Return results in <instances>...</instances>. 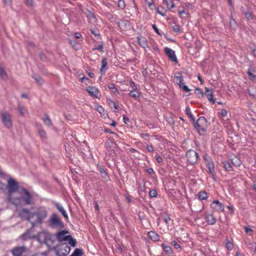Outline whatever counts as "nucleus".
Masks as SVG:
<instances>
[{
	"label": "nucleus",
	"mask_w": 256,
	"mask_h": 256,
	"mask_svg": "<svg viewBox=\"0 0 256 256\" xmlns=\"http://www.w3.org/2000/svg\"><path fill=\"white\" fill-rule=\"evenodd\" d=\"M205 96H206L208 100L212 104H214L216 102V98H214V92L212 88H209L207 87L205 88Z\"/></svg>",
	"instance_id": "nucleus-15"
},
{
	"label": "nucleus",
	"mask_w": 256,
	"mask_h": 256,
	"mask_svg": "<svg viewBox=\"0 0 256 256\" xmlns=\"http://www.w3.org/2000/svg\"><path fill=\"white\" fill-rule=\"evenodd\" d=\"M19 185L18 182L14 178H10L7 180L6 188L7 190L6 200L11 204H18V199L15 198L14 196V192L18 191Z\"/></svg>",
	"instance_id": "nucleus-1"
},
{
	"label": "nucleus",
	"mask_w": 256,
	"mask_h": 256,
	"mask_svg": "<svg viewBox=\"0 0 256 256\" xmlns=\"http://www.w3.org/2000/svg\"><path fill=\"white\" fill-rule=\"evenodd\" d=\"M174 78L178 86L182 88L184 91L186 92H189L190 90L188 88L187 86L183 85L182 84V77L179 74L178 76L175 75Z\"/></svg>",
	"instance_id": "nucleus-14"
},
{
	"label": "nucleus",
	"mask_w": 256,
	"mask_h": 256,
	"mask_svg": "<svg viewBox=\"0 0 256 256\" xmlns=\"http://www.w3.org/2000/svg\"><path fill=\"white\" fill-rule=\"evenodd\" d=\"M198 196L201 200H206L208 198V194L204 190L199 192Z\"/></svg>",
	"instance_id": "nucleus-24"
},
{
	"label": "nucleus",
	"mask_w": 256,
	"mask_h": 256,
	"mask_svg": "<svg viewBox=\"0 0 256 256\" xmlns=\"http://www.w3.org/2000/svg\"><path fill=\"white\" fill-rule=\"evenodd\" d=\"M109 104L111 108L113 106L114 108L116 110L114 111V112H118L120 108V106L118 104H116L115 102L112 100H110V102L109 103Z\"/></svg>",
	"instance_id": "nucleus-38"
},
{
	"label": "nucleus",
	"mask_w": 256,
	"mask_h": 256,
	"mask_svg": "<svg viewBox=\"0 0 256 256\" xmlns=\"http://www.w3.org/2000/svg\"><path fill=\"white\" fill-rule=\"evenodd\" d=\"M32 230H28L26 232L21 235L20 237L22 240H26L29 238H36V236L32 234Z\"/></svg>",
	"instance_id": "nucleus-21"
},
{
	"label": "nucleus",
	"mask_w": 256,
	"mask_h": 256,
	"mask_svg": "<svg viewBox=\"0 0 256 256\" xmlns=\"http://www.w3.org/2000/svg\"><path fill=\"white\" fill-rule=\"evenodd\" d=\"M164 52L172 62L176 63L178 62V60L174 50L168 48H164Z\"/></svg>",
	"instance_id": "nucleus-16"
},
{
	"label": "nucleus",
	"mask_w": 256,
	"mask_h": 256,
	"mask_svg": "<svg viewBox=\"0 0 256 256\" xmlns=\"http://www.w3.org/2000/svg\"><path fill=\"white\" fill-rule=\"evenodd\" d=\"M81 80H82V82H84L86 84H89V82H90V80L85 76H83L81 78Z\"/></svg>",
	"instance_id": "nucleus-57"
},
{
	"label": "nucleus",
	"mask_w": 256,
	"mask_h": 256,
	"mask_svg": "<svg viewBox=\"0 0 256 256\" xmlns=\"http://www.w3.org/2000/svg\"><path fill=\"white\" fill-rule=\"evenodd\" d=\"M162 246L166 254L170 255L172 254V250L170 246L164 244H162Z\"/></svg>",
	"instance_id": "nucleus-31"
},
{
	"label": "nucleus",
	"mask_w": 256,
	"mask_h": 256,
	"mask_svg": "<svg viewBox=\"0 0 256 256\" xmlns=\"http://www.w3.org/2000/svg\"><path fill=\"white\" fill-rule=\"evenodd\" d=\"M108 88L111 90L112 92L114 94H116L118 92V90L117 88H116L114 84H111L108 86Z\"/></svg>",
	"instance_id": "nucleus-42"
},
{
	"label": "nucleus",
	"mask_w": 256,
	"mask_h": 256,
	"mask_svg": "<svg viewBox=\"0 0 256 256\" xmlns=\"http://www.w3.org/2000/svg\"><path fill=\"white\" fill-rule=\"evenodd\" d=\"M228 114V112L225 109H222L221 112V115L222 117H225Z\"/></svg>",
	"instance_id": "nucleus-61"
},
{
	"label": "nucleus",
	"mask_w": 256,
	"mask_h": 256,
	"mask_svg": "<svg viewBox=\"0 0 256 256\" xmlns=\"http://www.w3.org/2000/svg\"><path fill=\"white\" fill-rule=\"evenodd\" d=\"M96 110L102 116L106 118V116H107V114L102 106H98L96 108Z\"/></svg>",
	"instance_id": "nucleus-27"
},
{
	"label": "nucleus",
	"mask_w": 256,
	"mask_h": 256,
	"mask_svg": "<svg viewBox=\"0 0 256 256\" xmlns=\"http://www.w3.org/2000/svg\"><path fill=\"white\" fill-rule=\"evenodd\" d=\"M210 208L216 212H222L224 211V206L219 200H214L210 204Z\"/></svg>",
	"instance_id": "nucleus-11"
},
{
	"label": "nucleus",
	"mask_w": 256,
	"mask_h": 256,
	"mask_svg": "<svg viewBox=\"0 0 256 256\" xmlns=\"http://www.w3.org/2000/svg\"><path fill=\"white\" fill-rule=\"evenodd\" d=\"M18 193L21 195L20 196H14L15 198L18 199V204H12L18 206L22 204L24 205H30L33 204V198L30 192L26 189L22 188L19 190Z\"/></svg>",
	"instance_id": "nucleus-2"
},
{
	"label": "nucleus",
	"mask_w": 256,
	"mask_h": 256,
	"mask_svg": "<svg viewBox=\"0 0 256 256\" xmlns=\"http://www.w3.org/2000/svg\"><path fill=\"white\" fill-rule=\"evenodd\" d=\"M48 212L44 208H40L35 212H33L32 222V226L34 227L36 224H41L46 218Z\"/></svg>",
	"instance_id": "nucleus-4"
},
{
	"label": "nucleus",
	"mask_w": 256,
	"mask_h": 256,
	"mask_svg": "<svg viewBox=\"0 0 256 256\" xmlns=\"http://www.w3.org/2000/svg\"><path fill=\"white\" fill-rule=\"evenodd\" d=\"M156 12L160 15L164 16L166 15V10L162 6H160L157 8Z\"/></svg>",
	"instance_id": "nucleus-26"
},
{
	"label": "nucleus",
	"mask_w": 256,
	"mask_h": 256,
	"mask_svg": "<svg viewBox=\"0 0 256 256\" xmlns=\"http://www.w3.org/2000/svg\"><path fill=\"white\" fill-rule=\"evenodd\" d=\"M108 69V61L106 58H103L102 60V66L100 68V73L104 74L106 71Z\"/></svg>",
	"instance_id": "nucleus-17"
},
{
	"label": "nucleus",
	"mask_w": 256,
	"mask_h": 256,
	"mask_svg": "<svg viewBox=\"0 0 256 256\" xmlns=\"http://www.w3.org/2000/svg\"><path fill=\"white\" fill-rule=\"evenodd\" d=\"M74 36H75L76 38V39H80V38H82V35L80 33L78 32H76L74 34Z\"/></svg>",
	"instance_id": "nucleus-63"
},
{
	"label": "nucleus",
	"mask_w": 256,
	"mask_h": 256,
	"mask_svg": "<svg viewBox=\"0 0 256 256\" xmlns=\"http://www.w3.org/2000/svg\"><path fill=\"white\" fill-rule=\"evenodd\" d=\"M0 76L2 79H6L7 78V74L4 69L2 68H0Z\"/></svg>",
	"instance_id": "nucleus-43"
},
{
	"label": "nucleus",
	"mask_w": 256,
	"mask_h": 256,
	"mask_svg": "<svg viewBox=\"0 0 256 256\" xmlns=\"http://www.w3.org/2000/svg\"><path fill=\"white\" fill-rule=\"evenodd\" d=\"M145 1L150 10H154L156 6L153 0H145Z\"/></svg>",
	"instance_id": "nucleus-37"
},
{
	"label": "nucleus",
	"mask_w": 256,
	"mask_h": 256,
	"mask_svg": "<svg viewBox=\"0 0 256 256\" xmlns=\"http://www.w3.org/2000/svg\"><path fill=\"white\" fill-rule=\"evenodd\" d=\"M130 86L132 88V90H138L137 86L134 82L132 80L130 81Z\"/></svg>",
	"instance_id": "nucleus-48"
},
{
	"label": "nucleus",
	"mask_w": 256,
	"mask_h": 256,
	"mask_svg": "<svg viewBox=\"0 0 256 256\" xmlns=\"http://www.w3.org/2000/svg\"><path fill=\"white\" fill-rule=\"evenodd\" d=\"M43 121L46 125L48 126H52V124L50 120L47 115H46L44 118Z\"/></svg>",
	"instance_id": "nucleus-41"
},
{
	"label": "nucleus",
	"mask_w": 256,
	"mask_h": 256,
	"mask_svg": "<svg viewBox=\"0 0 256 256\" xmlns=\"http://www.w3.org/2000/svg\"><path fill=\"white\" fill-rule=\"evenodd\" d=\"M231 161L232 164L236 167L240 166L242 164L241 160L238 157L232 158Z\"/></svg>",
	"instance_id": "nucleus-25"
},
{
	"label": "nucleus",
	"mask_w": 256,
	"mask_h": 256,
	"mask_svg": "<svg viewBox=\"0 0 256 256\" xmlns=\"http://www.w3.org/2000/svg\"><path fill=\"white\" fill-rule=\"evenodd\" d=\"M149 195L151 198H156L158 195V193L156 190H152L150 191Z\"/></svg>",
	"instance_id": "nucleus-47"
},
{
	"label": "nucleus",
	"mask_w": 256,
	"mask_h": 256,
	"mask_svg": "<svg viewBox=\"0 0 256 256\" xmlns=\"http://www.w3.org/2000/svg\"><path fill=\"white\" fill-rule=\"evenodd\" d=\"M147 150L150 152H153L154 151V148L152 144L147 146Z\"/></svg>",
	"instance_id": "nucleus-59"
},
{
	"label": "nucleus",
	"mask_w": 256,
	"mask_h": 256,
	"mask_svg": "<svg viewBox=\"0 0 256 256\" xmlns=\"http://www.w3.org/2000/svg\"><path fill=\"white\" fill-rule=\"evenodd\" d=\"M128 95L134 98H138L140 96V94L138 90H130Z\"/></svg>",
	"instance_id": "nucleus-28"
},
{
	"label": "nucleus",
	"mask_w": 256,
	"mask_h": 256,
	"mask_svg": "<svg viewBox=\"0 0 256 256\" xmlns=\"http://www.w3.org/2000/svg\"><path fill=\"white\" fill-rule=\"evenodd\" d=\"M230 28L234 30H236L237 27V23L236 20L234 19L232 16H231L230 20Z\"/></svg>",
	"instance_id": "nucleus-34"
},
{
	"label": "nucleus",
	"mask_w": 256,
	"mask_h": 256,
	"mask_svg": "<svg viewBox=\"0 0 256 256\" xmlns=\"http://www.w3.org/2000/svg\"><path fill=\"white\" fill-rule=\"evenodd\" d=\"M184 6L188 9L192 10L194 8V4L189 2H186L184 4Z\"/></svg>",
	"instance_id": "nucleus-52"
},
{
	"label": "nucleus",
	"mask_w": 256,
	"mask_h": 256,
	"mask_svg": "<svg viewBox=\"0 0 256 256\" xmlns=\"http://www.w3.org/2000/svg\"><path fill=\"white\" fill-rule=\"evenodd\" d=\"M166 5V6L169 9H172L175 7V4L173 0H163Z\"/></svg>",
	"instance_id": "nucleus-29"
},
{
	"label": "nucleus",
	"mask_w": 256,
	"mask_h": 256,
	"mask_svg": "<svg viewBox=\"0 0 256 256\" xmlns=\"http://www.w3.org/2000/svg\"><path fill=\"white\" fill-rule=\"evenodd\" d=\"M205 219L208 224L210 225H213L216 222V219L212 214H207Z\"/></svg>",
	"instance_id": "nucleus-20"
},
{
	"label": "nucleus",
	"mask_w": 256,
	"mask_h": 256,
	"mask_svg": "<svg viewBox=\"0 0 256 256\" xmlns=\"http://www.w3.org/2000/svg\"><path fill=\"white\" fill-rule=\"evenodd\" d=\"M156 160L158 163H162V162H163L162 158L158 154L156 155Z\"/></svg>",
	"instance_id": "nucleus-58"
},
{
	"label": "nucleus",
	"mask_w": 256,
	"mask_h": 256,
	"mask_svg": "<svg viewBox=\"0 0 256 256\" xmlns=\"http://www.w3.org/2000/svg\"><path fill=\"white\" fill-rule=\"evenodd\" d=\"M247 74L248 76H250V80H256V76L253 74L250 70L249 69L248 70Z\"/></svg>",
	"instance_id": "nucleus-44"
},
{
	"label": "nucleus",
	"mask_w": 256,
	"mask_h": 256,
	"mask_svg": "<svg viewBox=\"0 0 256 256\" xmlns=\"http://www.w3.org/2000/svg\"><path fill=\"white\" fill-rule=\"evenodd\" d=\"M86 90L91 96L95 98H99L100 94L99 90L95 86H89L87 87Z\"/></svg>",
	"instance_id": "nucleus-13"
},
{
	"label": "nucleus",
	"mask_w": 256,
	"mask_h": 256,
	"mask_svg": "<svg viewBox=\"0 0 256 256\" xmlns=\"http://www.w3.org/2000/svg\"><path fill=\"white\" fill-rule=\"evenodd\" d=\"M38 134L41 138H44L46 136V132L44 130H39Z\"/></svg>",
	"instance_id": "nucleus-53"
},
{
	"label": "nucleus",
	"mask_w": 256,
	"mask_h": 256,
	"mask_svg": "<svg viewBox=\"0 0 256 256\" xmlns=\"http://www.w3.org/2000/svg\"><path fill=\"white\" fill-rule=\"evenodd\" d=\"M146 172L150 174H154V170L152 168H150L146 170Z\"/></svg>",
	"instance_id": "nucleus-62"
},
{
	"label": "nucleus",
	"mask_w": 256,
	"mask_h": 256,
	"mask_svg": "<svg viewBox=\"0 0 256 256\" xmlns=\"http://www.w3.org/2000/svg\"><path fill=\"white\" fill-rule=\"evenodd\" d=\"M68 244L72 246H74L76 244V240L72 238V237L70 235L66 240Z\"/></svg>",
	"instance_id": "nucleus-36"
},
{
	"label": "nucleus",
	"mask_w": 256,
	"mask_h": 256,
	"mask_svg": "<svg viewBox=\"0 0 256 256\" xmlns=\"http://www.w3.org/2000/svg\"><path fill=\"white\" fill-rule=\"evenodd\" d=\"M49 226L52 228H60L64 226L63 222L60 220L58 215L53 214L48 220Z\"/></svg>",
	"instance_id": "nucleus-7"
},
{
	"label": "nucleus",
	"mask_w": 256,
	"mask_h": 256,
	"mask_svg": "<svg viewBox=\"0 0 256 256\" xmlns=\"http://www.w3.org/2000/svg\"><path fill=\"white\" fill-rule=\"evenodd\" d=\"M28 251L27 248L24 246H16L12 250V254L13 256H21L26 254Z\"/></svg>",
	"instance_id": "nucleus-12"
},
{
	"label": "nucleus",
	"mask_w": 256,
	"mask_h": 256,
	"mask_svg": "<svg viewBox=\"0 0 256 256\" xmlns=\"http://www.w3.org/2000/svg\"><path fill=\"white\" fill-rule=\"evenodd\" d=\"M138 44L144 48H146L148 47V44L146 40L144 38H138Z\"/></svg>",
	"instance_id": "nucleus-33"
},
{
	"label": "nucleus",
	"mask_w": 256,
	"mask_h": 256,
	"mask_svg": "<svg viewBox=\"0 0 256 256\" xmlns=\"http://www.w3.org/2000/svg\"><path fill=\"white\" fill-rule=\"evenodd\" d=\"M83 254L82 249L76 248L70 256H81Z\"/></svg>",
	"instance_id": "nucleus-40"
},
{
	"label": "nucleus",
	"mask_w": 256,
	"mask_h": 256,
	"mask_svg": "<svg viewBox=\"0 0 256 256\" xmlns=\"http://www.w3.org/2000/svg\"><path fill=\"white\" fill-rule=\"evenodd\" d=\"M103 48H104V46L102 44H100V45L94 48L92 50H98L99 51H100V52H104Z\"/></svg>",
	"instance_id": "nucleus-56"
},
{
	"label": "nucleus",
	"mask_w": 256,
	"mask_h": 256,
	"mask_svg": "<svg viewBox=\"0 0 256 256\" xmlns=\"http://www.w3.org/2000/svg\"><path fill=\"white\" fill-rule=\"evenodd\" d=\"M246 18L248 20H251L253 19V16L251 12H247L244 14Z\"/></svg>",
	"instance_id": "nucleus-49"
},
{
	"label": "nucleus",
	"mask_w": 256,
	"mask_h": 256,
	"mask_svg": "<svg viewBox=\"0 0 256 256\" xmlns=\"http://www.w3.org/2000/svg\"><path fill=\"white\" fill-rule=\"evenodd\" d=\"M206 168L208 170V172L212 176H214L215 175L214 164L213 162L206 163Z\"/></svg>",
	"instance_id": "nucleus-22"
},
{
	"label": "nucleus",
	"mask_w": 256,
	"mask_h": 256,
	"mask_svg": "<svg viewBox=\"0 0 256 256\" xmlns=\"http://www.w3.org/2000/svg\"><path fill=\"white\" fill-rule=\"evenodd\" d=\"M196 130L200 134H204L207 128V121L204 116L200 117L196 122H193Z\"/></svg>",
	"instance_id": "nucleus-5"
},
{
	"label": "nucleus",
	"mask_w": 256,
	"mask_h": 256,
	"mask_svg": "<svg viewBox=\"0 0 256 256\" xmlns=\"http://www.w3.org/2000/svg\"><path fill=\"white\" fill-rule=\"evenodd\" d=\"M195 93L198 96L199 98L203 97V92L200 88H196L195 90Z\"/></svg>",
	"instance_id": "nucleus-46"
},
{
	"label": "nucleus",
	"mask_w": 256,
	"mask_h": 256,
	"mask_svg": "<svg viewBox=\"0 0 256 256\" xmlns=\"http://www.w3.org/2000/svg\"><path fill=\"white\" fill-rule=\"evenodd\" d=\"M67 230H63L58 232L56 234V237L60 242H66L70 234Z\"/></svg>",
	"instance_id": "nucleus-10"
},
{
	"label": "nucleus",
	"mask_w": 256,
	"mask_h": 256,
	"mask_svg": "<svg viewBox=\"0 0 256 256\" xmlns=\"http://www.w3.org/2000/svg\"><path fill=\"white\" fill-rule=\"evenodd\" d=\"M172 30L176 32H180V26L176 24H174V25L172 26Z\"/></svg>",
	"instance_id": "nucleus-50"
},
{
	"label": "nucleus",
	"mask_w": 256,
	"mask_h": 256,
	"mask_svg": "<svg viewBox=\"0 0 256 256\" xmlns=\"http://www.w3.org/2000/svg\"><path fill=\"white\" fill-rule=\"evenodd\" d=\"M186 158L190 164H194L197 162L198 156L195 150H190L186 153Z\"/></svg>",
	"instance_id": "nucleus-8"
},
{
	"label": "nucleus",
	"mask_w": 256,
	"mask_h": 256,
	"mask_svg": "<svg viewBox=\"0 0 256 256\" xmlns=\"http://www.w3.org/2000/svg\"><path fill=\"white\" fill-rule=\"evenodd\" d=\"M171 244L174 247L175 249L178 251H180L182 250V247L180 242H177L176 240H174L171 242Z\"/></svg>",
	"instance_id": "nucleus-32"
},
{
	"label": "nucleus",
	"mask_w": 256,
	"mask_h": 256,
	"mask_svg": "<svg viewBox=\"0 0 256 256\" xmlns=\"http://www.w3.org/2000/svg\"><path fill=\"white\" fill-rule=\"evenodd\" d=\"M149 238L154 242H158L160 240V236L158 234L154 231H150L148 234Z\"/></svg>",
	"instance_id": "nucleus-18"
},
{
	"label": "nucleus",
	"mask_w": 256,
	"mask_h": 256,
	"mask_svg": "<svg viewBox=\"0 0 256 256\" xmlns=\"http://www.w3.org/2000/svg\"><path fill=\"white\" fill-rule=\"evenodd\" d=\"M224 168L226 171H231L232 170V168L230 162H223Z\"/></svg>",
	"instance_id": "nucleus-39"
},
{
	"label": "nucleus",
	"mask_w": 256,
	"mask_h": 256,
	"mask_svg": "<svg viewBox=\"0 0 256 256\" xmlns=\"http://www.w3.org/2000/svg\"><path fill=\"white\" fill-rule=\"evenodd\" d=\"M18 109L20 114L22 116H24L28 112L27 110L20 104H18Z\"/></svg>",
	"instance_id": "nucleus-30"
},
{
	"label": "nucleus",
	"mask_w": 256,
	"mask_h": 256,
	"mask_svg": "<svg viewBox=\"0 0 256 256\" xmlns=\"http://www.w3.org/2000/svg\"><path fill=\"white\" fill-rule=\"evenodd\" d=\"M206 164L212 162V158L208 154H206L204 157Z\"/></svg>",
	"instance_id": "nucleus-55"
},
{
	"label": "nucleus",
	"mask_w": 256,
	"mask_h": 256,
	"mask_svg": "<svg viewBox=\"0 0 256 256\" xmlns=\"http://www.w3.org/2000/svg\"><path fill=\"white\" fill-rule=\"evenodd\" d=\"M36 238L40 243H44L49 248L53 244L54 236L48 231L43 230L39 232Z\"/></svg>",
	"instance_id": "nucleus-3"
},
{
	"label": "nucleus",
	"mask_w": 256,
	"mask_h": 256,
	"mask_svg": "<svg viewBox=\"0 0 256 256\" xmlns=\"http://www.w3.org/2000/svg\"><path fill=\"white\" fill-rule=\"evenodd\" d=\"M0 116L2 122L4 126L8 128H12V122L11 114L9 112L4 111L2 112Z\"/></svg>",
	"instance_id": "nucleus-6"
},
{
	"label": "nucleus",
	"mask_w": 256,
	"mask_h": 256,
	"mask_svg": "<svg viewBox=\"0 0 256 256\" xmlns=\"http://www.w3.org/2000/svg\"><path fill=\"white\" fill-rule=\"evenodd\" d=\"M186 114L193 122H194V116L192 114L190 110L189 107H186Z\"/></svg>",
	"instance_id": "nucleus-35"
},
{
	"label": "nucleus",
	"mask_w": 256,
	"mask_h": 256,
	"mask_svg": "<svg viewBox=\"0 0 256 256\" xmlns=\"http://www.w3.org/2000/svg\"><path fill=\"white\" fill-rule=\"evenodd\" d=\"M178 14L181 18H186L190 16V13L184 8L182 10L179 8L178 10Z\"/></svg>",
	"instance_id": "nucleus-23"
},
{
	"label": "nucleus",
	"mask_w": 256,
	"mask_h": 256,
	"mask_svg": "<svg viewBox=\"0 0 256 256\" xmlns=\"http://www.w3.org/2000/svg\"><path fill=\"white\" fill-rule=\"evenodd\" d=\"M56 208L62 213L64 218L68 220V215L66 211L64 210L63 206L60 204L56 202L54 204Z\"/></svg>",
	"instance_id": "nucleus-19"
},
{
	"label": "nucleus",
	"mask_w": 256,
	"mask_h": 256,
	"mask_svg": "<svg viewBox=\"0 0 256 256\" xmlns=\"http://www.w3.org/2000/svg\"><path fill=\"white\" fill-rule=\"evenodd\" d=\"M18 215L22 219L27 220L32 224V213L30 212L28 209L22 208L20 211Z\"/></svg>",
	"instance_id": "nucleus-9"
},
{
	"label": "nucleus",
	"mask_w": 256,
	"mask_h": 256,
	"mask_svg": "<svg viewBox=\"0 0 256 256\" xmlns=\"http://www.w3.org/2000/svg\"><path fill=\"white\" fill-rule=\"evenodd\" d=\"M152 28H153V29L155 31V32L158 34V35H160V31H159V30L158 29V28L156 27V25L154 24L152 25Z\"/></svg>",
	"instance_id": "nucleus-60"
},
{
	"label": "nucleus",
	"mask_w": 256,
	"mask_h": 256,
	"mask_svg": "<svg viewBox=\"0 0 256 256\" xmlns=\"http://www.w3.org/2000/svg\"><path fill=\"white\" fill-rule=\"evenodd\" d=\"M226 248L228 250H232L233 248L234 244L232 242L230 241L227 242L226 243Z\"/></svg>",
	"instance_id": "nucleus-51"
},
{
	"label": "nucleus",
	"mask_w": 256,
	"mask_h": 256,
	"mask_svg": "<svg viewBox=\"0 0 256 256\" xmlns=\"http://www.w3.org/2000/svg\"><path fill=\"white\" fill-rule=\"evenodd\" d=\"M227 208H228L231 214H232L234 213V207L232 206H227Z\"/></svg>",
	"instance_id": "nucleus-64"
},
{
	"label": "nucleus",
	"mask_w": 256,
	"mask_h": 256,
	"mask_svg": "<svg viewBox=\"0 0 256 256\" xmlns=\"http://www.w3.org/2000/svg\"><path fill=\"white\" fill-rule=\"evenodd\" d=\"M244 229L246 234H248L250 236L252 234L253 231L250 228H248L247 226H245Z\"/></svg>",
	"instance_id": "nucleus-54"
},
{
	"label": "nucleus",
	"mask_w": 256,
	"mask_h": 256,
	"mask_svg": "<svg viewBox=\"0 0 256 256\" xmlns=\"http://www.w3.org/2000/svg\"><path fill=\"white\" fill-rule=\"evenodd\" d=\"M164 221L165 222V223L168 224V226L171 224H172V220L171 219V218L169 216H165L164 218Z\"/></svg>",
	"instance_id": "nucleus-45"
}]
</instances>
